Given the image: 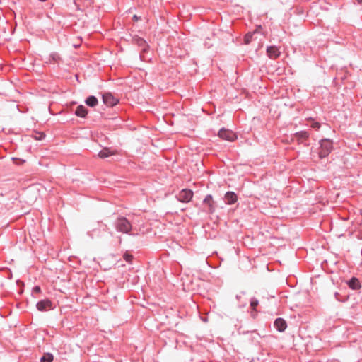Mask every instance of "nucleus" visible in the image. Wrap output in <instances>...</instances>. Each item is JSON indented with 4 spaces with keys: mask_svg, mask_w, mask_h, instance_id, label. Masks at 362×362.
Segmentation results:
<instances>
[{
    "mask_svg": "<svg viewBox=\"0 0 362 362\" xmlns=\"http://www.w3.org/2000/svg\"><path fill=\"white\" fill-rule=\"evenodd\" d=\"M116 230L124 234L131 235L133 229L132 223L124 216H118L114 222Z\"/></svg>",
    "mask_w": 362,
    "mask_h": 362,
    "instance_id": "obj_1",
    "label": "nucleus"
},
{
    "mask_svg": "<svg viewBox=\"0 0 362 362\" xmlns=\"http://www.w3.org/2000/svg\"><path fill=\"white\" fill-rule=\"evenodd\" d=\"M320 147L318 152L319 157L324 158L327 157L333 149L332 141L329 139H323L320 141Z\"/></svg>",
    "mask_w": 362,
    "mask_h": 362,
    "instance_id": "obj_2",
    "label": "nucleus"
},
{
    "mask_svg": "<svg viewBox=\"0 0 362 362\" xmlns=\"http://www.w3.org/2000/svg\"><path fill=\"white\" fill-rule=\"evenodd\" d=\"M193 197V192L189 189H182L176 196L178 201L184 203L189 202Z\"/></svg>",
    "mask_w": 362,
    "mask_h": 362,
    "instance_id": "obj_3",
    "label": "nucleus"
},
{
    "mask_svg": "<svg viewBox=\"0 0 362 362\" xmlns=\"http://www.w3.org/2000/svg\"><path fill=\"white\" fill-rule=\"evenodd\" d=\"M218 135L222 139L229 141H233L237 138L235 134L233 132L226 129L224 128L219 130Z\"/></svg>",
    "mask_w": 362,
    "mask_h": 362,
    "instance_id": "obj_4",
    "label": "nucleus"
},
{
    "mask_svg": "<svg viewBox=\"0 0 362 362\" xmlns=\"http://www.w3.org/2000/svg\"><path fill=\"white\" fill-rule=\"evenodd\" d=\"M39 311H47L54 308L52 302L49 299H43L40 300L36 305Z\"/></svg>",
    "mask_w": 362,
    "mask_h": 362,
    "instance_id": "obj_5",
    "label": "nucleus"
},
{
    "mask_svg": "<svg viewBox=\"0 0 362 362\" xmlns=\"http://www.w3.org/2000/svg\"><path fill=\"white\" fill-rule=\"evenodd\" d=\"M103 100L104 104L108 107H112L118 103V100L109 93L103 95Z\"/></svg>",
    "mask_w": 362,
    "mask_h": 362,
    "instance_id": "obj_6",
    "label": "nucleus"
},
{
    "mask_svg": "<svg viewBox=\"0 0 362 362\" xmlns=\"http://www.w3.org/2000/svg\"><path fill=\"white\" fill-rule=\"evenodd\" d=\"M267 54L270 59H276L280 56L281 52L276 46H269L267 48Z\"/></svg>",
    "mask_w": 362,
    "mask_h": 362,
    "instance_id": "obj_7",
    "label": "nucleus"
},
{
    "mask_svg": "<svg viewBox=\"0 0 362 362\" xmlns=\"http://www.w3.org/2000/svg\"><path fill=\"white\" fill-rule=\"evenodd\" d=\"M274 327L280 332L285 331L287 324L283 318H277L274 322Z\"/></svg>",
    "mask_w": 362,
    "mask_h": 362,
    "instance_id": "obj_8",
    "label": "nucleus"
},
{
    "mask_svg": "<svg viewBox=\"0 0 362 362\" xmlns=\"http://www.w3.org/2000/svg\"><path fill=\"white\" fill-rule=\"evenodd\" d=\"M133 42L134 44L142 48L143 52H146L148 49V45L146 40L139 36H134L133 37Z\"/></svg>",
    "mask_w": 362,
    "mask_h": 362,
    "instance_id": "obj_9",
    "label": "nucleus"
},
{
    "mask_svg": "<svg viewBox=\"0 0 362 362\" xmlns=\"http://www.w3.org/2000/svg\"><path fill=\"white\" fill-rule=\"evenodd\" d=\"M225 202L227 204L231 205L237 202L238 197L233 192H227L224 197Z\"/></svg>",
    "mask_w": 362,
    "mask_h": 362,
    "instance_id": "obj_10",
    "label": "nucleus"
},
{
    "mask_svg": "<svg viewBox=\"0 0 362 362\" xmlns=\"http://www.w3.org/2000/svg\"><path fill=\"white\" fill-rule=\"evenodd\" d=\"M348 286L350 288L357 290L361 288V284L357 278L353 277L348 282Z\"/></svg>",
    "mask_w": 362,
    "mask_h": 362,
    "instance_id": "obj_11",
    "label": "nucleus"
},
{
    "mask_svg": "<svg viewBox=\"0 0 362 362\" xmlns=\"http://www.w3.org/2000/svg\"><path fill=\"white\" fill-rule=\"evenodd\" d=\"M88 113V110L83 105H78L75 111L76 116L80 117H85Z\"/></svg>",
    "mask_w": 362,
    "mask_h": 362,
    "instance_id": "obj_12",
    "label": "nucleus"
},
{
    "mask_svg": "<svg viewBox=\"0 0 362 362\" xmlns=\"http://www.w3.org/2000/svg\"><path fill=\"white\" fill-rule=\"evenodd\" d=\"M85 103L88 106L94 107L98 105V100L96 97L90 95L86 99Z\"/></svg>",
    "mask_w": 362,
    "mask_h": 362,
    "instance_id": "obj_13",
    "label": "nucleus"
},
{
    "mask_svg": "<svg viewBox=\"0 0 362 362\" xmlns=\"http://www.w3.org/2000/svg\"><path fill=\"white\" fill-rule=\"evenodd\" d=\"M204 203L209 205V212L213 213L214 211V207L213 205V200H212V196L210 194H208L206 196V197L204 199Z\"/></svg>",
    "mask_w": 362,
    "mask_h": 362,
    "instance_id": "obj_14",
    "label": "nucleus"
},
{
    "mask_svg": "<svg viewBox=\"0 0 362 362\" xmlns=\"http://www.w3.org/2000/svg\"><path fill=\"white\" fill-rule=\"evenodd\" d=\"M295 137L299 141H303L309 137V134L306 131H300L295 134Z\"/></svg>",
    "mask_w": 362,
    "mask_h": 362,
    "instance_id": "obj_15",
    "label": "nucleus"
},
{
    "mask_svg": "<svg viewBox=\"0 0 362 362\" xmlns=\"http://www.w3.org/2000/svg\"><path fill=\"white\" fill-rule=\"evenodd\" d=\"M112 154V153L111 152L110 148H105L98 153V157L100 158H105Z\"/></svg>",
    "mask_w": 362,
    "mask_h": 362,
    "instance_id": "obj_16",
    "label": "nucleus"
},
{
    "mask_svg": "<svg viewBox=\"0 0 362 362\" xmlns=\"http://www.w3.org/2000/svg\"><path fill=\"white\" fill-rule=\"evenodd\" d=\"M59 60V55L57 53L54 52L49 55L48 59L46 61V63L57 62Z\"/></svg>",
    "mask_w": 362,
    "mask_h": 362,
    "instance_id": "obj_17",
    "label": "nucleus"
},
{
    "mask_svg": "<svg viewBox=\"0 0 362 362\" xmlns=\"http://www.w3.org/2000/svg\"><path fill=\"white\" fill-rule=\"evenodd\" d=\"M54 359V356L50 353L45 354L40 358L41 362H52Z\"/></svg>",
    "mask_w": 362,
    "mask_h": 362,
    "instance_id": "obj_18",
    "label": "nucleus"
},
{
    "mask_svg": "<svg viewBox=\"0 0 362 362\" xmlns=\"http://www.w3.org/2000/svg\"><path fill=\"white\" fill-rule=\"evenodd\" d=\"M250 307L254 311H256V308L259 305V300L256 298H252L250 299Z\"/></svg>",
    "mask_w": 362,
    "mask_h": 362,
    "instance_id": "obj_19",
    "label": "nucleus"
},
{
    "mask_svg": "<svg viewBox=\"0 0 362 362\" xmlns=\"http://www.w3.org/2000/svg\"><path fill=\"white\" fill-rule=\"evenodd\" d=\"M252 37H253V33H247L244 37L245 44H246V45L250 44L252 40Z\"/></svg>",
    "mask_w": 362,
    "mask_h": 362,
    "instance_id": "obj_20",
    "label": "nucleus"
},
{
    "mask_svg": "<svg viewBox=\"0 0 362 362\" xmlns=\"http://www.w3.org/2000/svg\"><path fill=\"white\" fill-rule=\"evenodd\" d=\"M123 258L125 259L126 262L130 263L133 259V256L131 254L126 252L124 254Z\"/></svg>",
    "mask_w": 362,
    "mask_h": 362,
    "instance_id": "obj_21",
    "label": "nucleus"
},
{
    "mask_svg": "<svg viewBox=\"0 0 362 362\" xmlns=\"http://www.w3.org/2000/svg\"><path fill=\"white\" fill-rule=\"evenodd\" d=\"M311 127L313 128V129H318L320 127V124L319 122H314L311 124Z\"/></svg>",
    "mask_w": 362,
    "mask_h": 362,
    "instance_id": "obj_22",
    "label": "nucleus"
},
{
    "mask_svg": "<svg viewBox=\"0 0 362 362\" xmlns=\"http://www.w3.org/2000/svg\"><path fill=\"white\" fill-rule=\"evenodd\" d=\"M33 291L34 292H37V293H39L40 291V286H35L34 288H33Z\"/></svg>",
    "mask_w": 362,
    "mask_h": 362,
    "instance_id": "obj_23",
    "label": "nucleus"
},
{
    "mask_svg": "<svg viewBox=\"0 0 362 362\" xmlns=\"http://www.w3.org/2000/svg\"><path fill=\"white\" fill-rule=\"evenodd\" d=\"M339 293H337V292L334 293V297H335L336 300H337L338 301H341V299L339 298Z\"/></svg>",
    "mask_w": 362,
    "mask_h": 362,
    "instance_id": "obj_24",
    "label": "nucleus"
},
{
    "mask_svg": "<svg viewBox=\"0 0 362 362\" xmlns=\"http://www.w3.org/2000/svg\"><path fill=\"white\" fill-rule=\"evenodd\" d=\"M42 136H45V134H41V136H40V139H41Z\"/></svg>",
    "mask_w": 362,
    "mask_h": 362,
    "instance_id": "obj_25",
    "label": "nucleus"
},
{
    "mask_svg": "<svg viewBox=\"0 0 362 362\" xmlns=\"http://www.w3.org/2000/svg\"><path fill=\"white\" fill-rule=\"evenodd\" d=\"M358 3L362 4V0H357Z\"/></svg>",
    "mask_w": 362,
    "mask_h": 362,
    "instance_id": "obj_26",
    "label": "nucleus"
}]
</instances>
